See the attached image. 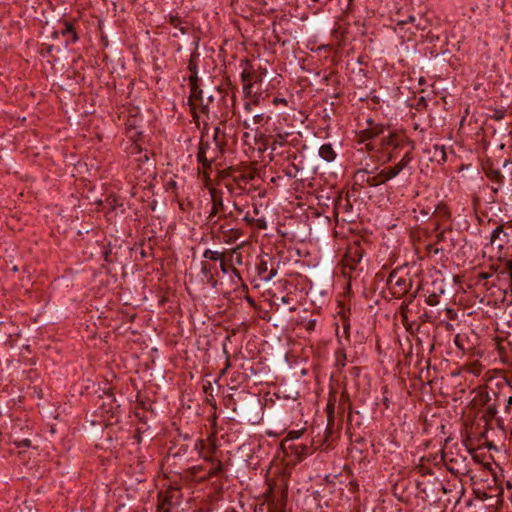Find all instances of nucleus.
Instances as JSON below:
<instances>
[{"mask_svg": "<svg viewBox=\"0 0 512 512\" xmlns=\"http://www.w3.org/2000/svg\"><path fill=\"white\" fill-rule=\"evenodd\" d=\"M511 163H512V157L509 159H505L503 162V166L506 167L508 164H511Z\"/></svg>", "mask_w": 512, "mask_h": 512, "instance_id": "nucleus-32", "label": "nucleus"}, {"mask_svg": "<svg viewBox=\"0 0 512 512\" xmlns=\"http://www.w3.org/2000/svg\"><path fill=\"white\" fill-rule=\"evenodd\" d=\"M189 69L192 72L189 77L191 87L189 102L193 110L198 108L203 114H208L209 107L214 100V96L212 94H204L203 90L199 88L196 66L192 61L189 63Z\"/></svg>", "mask_w": 512, "mask_h": 512, "instance_id": "nucleus-2", "label": "nucleus"}, {"mask_svg": "<svg viewBox=\"0 0 512 512\" xmlns=\"http://www.w3.org/2000/svg\"><path fill=\"white\" fill-rule=\"evenodd\" d=\"M258 274L263 280L270 281L277 275V269H268L267 262L262 260L258 265Z\"/></svg>", "mask_w": 512, "mask_h": 512, "instance_id": "nucleus-15", "label": "nucleus"}, {"mask_svg": "<svg viewBox=\"0 0 512 512\" xmlns=\"http://www.w3.org/2000/svg\"><path fill=\"white\" fill-rule=\"evenodd\" d=\"M196 448H199L201 450L200 456L202 457L203 460H205L209 463H214L215 460H217L215 458V454L217 451V445H216V440L214 438L209 439V444L206 449H205V444H204L203 440H199L197 442Z\"/></svg>", "mask_w": 512, "mask_h": 512, "instance_id": "nucleus-7", "label": "nucleus"}, {"mask_svg": "<svg viewBox=\"0 0 512 512\" xmlns=\"http://www.w3.org/2000/svg\"><path fill=\"white\" fill-rule=\"evenodd\" d=\"M319 155L327 162L333 161L336 157V153L330 144L322 145L319 149Z\"/></svg>", "mask_w": 512, "mask_h": 512, "instance_id": "nucleus-17", "label": "nucleus"}, {"mask_svg": "<svg viewBox=\"0 0 512 512\" xmlns=\"http://www.w3.org/2000/svg\"><path fill=\"white\" fill-rule=\"evenodd\" d=\"M343 359H340V362H344L345 360V355H342Z\"/></svg>", "mask_w": 512, "mask_h": 512, "instance_id": "nucleus-42", "label": "nucleus"}, {"mask_svg": "<svg viewBox=\"0 0 512 512\" xmlns=\"http://www.w3.org/2000/svg\"><path fill=\"white\" fill-rule=\"evenodd\" d=\"M61 34L66 37V44L75 43L78 40L74 26L69 22L64 24V27L61 29Z\"/></svg>", "mask_w": 512, "mask_h": 512, "instance_id": "nucleus-16", "label": "nucleus"}, {"mask_svg": "<svg viewBox=\"0 0 512 512\" xmlns=\"http://www.w3.org/2000/svg\"><path fill=\"white\" fill-rule=\"evenodd\" d=\"M173 36H174V37H177V36H178V33L174 32V33H173Z\"/></svg>", "mask_w": 512, "mask_h": 512, "instance_id": "nucleus-45", "label": "nucleus"}, {"mask_svg": "<svg viewBox=\"0 0 512 512\" xmlns=\"http://www.w3.org/2000/svg\"><path fill=\"white\" fill-rule=\"evenodd\" d=\"M455 343H456V345H458V343H459V336L458 335L455 337Z\"/></svg>", "mask_w": 512, "mask_h": 512, "instance_id": "nucleus-37", "label": "nucleus"}, {"mask_svg": "<svg viewBox=\"0 0 512 512\" xmlns=\"http://www.w3.org/2000/svg\"><path fill=\"white\" fill-rule=\"evenodd\" d=\"M376 146H377V145H376L375 143H373V142H368V143H366V145H365V147H366V149H367V150H374V149L376 148Z\"/></svg>", "mask_w": 512, "mask_h": 512, "instance_id": "nucleus-29", "label": "nucleus"}, {"mask_svg": "<svg viewBox=\"0 0 512 512\" xmlns=\"http://www.w3.org/2000/svg\"><path fill=\"white\" fill-rule=\"evenodd\" d=\"M223 254L218 251H212L210 249H207L204 251L203 257L206 259H209L211 261H217L221 260Z\"/></svg>", "mask_w": 512, "mask_h": 512, "instance_id": "nucleus-21", "label": "nucleus"}, {"mask_svg": "<svg viewBox=\"0 0 512 512\" xmlns=\"http://www.w3.org/2000/svg\"><path fill=\"white\" fill-rule=\"evenodd\" d=\"M168 22L174 27L179 28L180 34L188 32V26L183 25V21L178 16H169Z\"/></svg>", "mask_w": 512, "mask_h": 512, "instance_id": "nucleus-19", "label": "nucleus"}, {"mask_svg": "<svg viewBox=\"0 0 512 512\" xmlns=\"http://www.w3.org/2000/svg\"><path fill=\"white\" fill-rule=\"evenodd\" d=\"M298 172H299V167L295 164H291L289 165L286 169H285V174L290 177V178H296L297 175H298Z\"/></svg>", "mask_w": 512, "mask_h": 512, "instance_id": "nucleus-23", "label": "nucleus"}, {"mask_svg": "<svg viewBox=\"0 0 512 512\" xmlns=\"http://www.w3.org/2000/svg\"><path fill=\"white\" fill-rule=\"evenodd\" d=\"M387 284L390 289L395 290L394 294H404L408 291L409 288L407 280L402 277H399L395 272L389 275Z\"/></svg>", "mask_w": 512, "mask_h": 512, "instance_id": "nucleus-8", "label": "nucleus"}, {"mask_svg": "<svg viewBox=\"0 0 512 512\" xmlns=\"http://www.w3.org/2000/svg\"><path fill=\"white\" fill-rule=\"evenodd\" d=\"M257 226L261 229H264L266 228V224H265V221L264 220H257Z\"/></svg>", "mask_w": 512, "mask_h": 512, "instance_id": "nucleus-31", "label": "nucleus"}, {"mask_svg": "<svg viewBox=\"0 0 512 512\" xmlns=\"http://www.w3.org/2000/svg\"><path fill=\"white\" fill-rule=\"evenodd\" d=\"M507 403H508V405L512 404V397H509Z\"/></svg>", "mask_w": 512, "mask_h": 512, "instance_id": "nucleus-40", "label": "nucleus"}, {"mask_svg": "<svg viewBox=\"0 0 512 512\" xmlns=\"http://www.w3.org/2000/svg\"><path fill=\"white\" fill-rule=\"evenodd\" d=\"M306 449H307V448H306V446H303V447L301 448V451H305Z\"/></svg>", "mask_w": 512, "mask_h": 512, "instance_id": "nucleus-43", "label": "nucleus"}, {"mask_svg": "<svg viewBox=\"0 0 512 512\" xmlns=\"http://www.w3.org/2000/svg\"><path fill=\"white\" fill-rule=\"evenodd\" d=\"M282 302L283 303H288L289 302V297H287V296L282 297Z\"/></svg>", "mask_w": 512, "mask_h": 512, "instance_id": "nucleus-35", "label": "nucleus"}, {"mask_svg": "<svg viewBox=\"0 0 512 512\" xmlns=\"http://www.w3.org/2000/svg\"><path fill=\"white\" fill-rule=\"evenodd\" d=\"M14 444L17 448L29 447L31 445V441L29 439H23L21 441H14Z\"/></svg>", "mask_w": 512, "mask_h": 512, "instance_id": "nucleus-26", "label": "nucleus"}, {"mask_svg": "<svg viewBox=\"0 0 512 512\" xmlns=\"http://www.w3.org/2000/svg\"><path fill=\"white\" fill-rule=\"evenodd\" d=\"M434 149H435V155H439L441 160L443 162H445L446 161V152H445L444 146L435 145Z\"/></svg>", "mask_w": 512, "mask_h": 512, "instance_id": "nucleus-25", "label": "nucleus"}, {"mask_svg": "<svg viewBox=\"0 0 512 512\" xmlns=\"http://www.w3.org/2000/svg\"><path fill=\"white\" fill-rule=\"evenodd\" d=\"M414 20H415V17H414V16H412V15H409V16H408V21H409V22H413Z\"/></svg>", "mask_w": 512, "mask_h": 512, "instance_id": "nucleus-36", "label": "nucleus"}, {"mask_svg": "<svg viewBox=\"0 0 512 512\" xmlns=\"http://www.w3.org/2000/svg\"><path fill=\"white\" fill-rule=\"evenodd\" d=\"M384 126L382 124L374 123L368 120V127L360 133L361 141L372 140L384 133Z\"/></svg>", "mask_w": 512, "mask_h": 512, "instance_id": "nucleus-9", "label": "nucleus"}, {"mask_svg": "<svg viewBox=\"0 0 512 512\" xmlns=\"http://www.w3.org/2000/svg\"><path fill=\"white\" fill-rule=\"evenodd\" d=\"M295 310H296L295 307L290 308V311H295Z\"/></svg>", "mask_w": 512, "mask_h": 512, "instance_id": "nucleus-46", "label": "nucleus"}, {"mask_svg": "<svg viewBox=\"0 0 512 512\" xmlns=\"http://www.w3.org/2000/svg\"><path fill=\"white\" fill-rule=\"evenodd\" d=\"M262 76L263 72L250 68H244L241 73L243 82V91L246 98H252L253 94L258 91L262 95Z\"/></svg>", "mask_w": 512, "mask_h": 512, "instance_id": "nucleus-3", "label": "nucleus"}, {"mask_svg": "<svg viewBox=\"0 0 512 512\" xmlns=\"http://www.w3.org/2000/svg\"><path fill=\"white\" fill-rule=\"evenodd\" d=\"M402 141L403 139L399 135L395 133H389L387 136H384L380 139L379 145L382 149H396L400 147Z\"/></svg>", "mask_w": 512, "mask_h": 512, "instance_id": "nucleus-14", "label": "nucleus"}, {"mask_svg": "<svg viewBox=\"0 0 512 512\" xmlns=\"http://www.w3.org/2000/svg\"><path fill=\"white\" fill-rule=\"evenodd\" d=\"M210 195H211V201H212V208L209 212L208 220L212 224H215L216 221H212V220L220 211L223 210L224 205H223L222 197L218 191H216L215 189H211Z\"/></svg>", "mask_w": 512, "mask_h": 512, "instance_id": "nucleus-11", "label": "nucleus"}, {"mask_svg": "<svg viewBox=\"0 0 512 512\" xmlns=\"http://www.w3.org/2000/svg\"><path fill=\"white\" fill-rule=\"evenodd\" d=\"M239 247L234 248L231 253L230 261L234 264L241 265L242 264V255L238 252Z\"/></svg>", "mask_w": 512, "mask_h": 512, "instance_id": "nucleus-22", "label": "nucleus"}, {"mask_svg": "<svg viewBox=\"0 0 512 512\" xmlns=\"http://www.w3.org/2000/svg\"><path fill=\"white\" fill-rule=\"evenodd\" d=\"M481 276H482V278H488L487 274H482Z\"/></svg>", "mask_w": 512, "mask_h": 512, "instance_id": "nucleus-41", "label": "nucleus"}, {"mask_svg": "<svg viewBox=\"0 0 512 512\" xmlns=\"http://www.w3.org/2000/svg\"><path fill=\"white\" fill-rule=\"evenodd\" d=\"M260 93L256 91L252 98H246L243 105V113L239 114V118H242V125L246 129L256 130L259 126H263L269 122L271 116L265 111H256L255 108L258 106L260 101Z\"/></svg>", "mask_w": 512, "mask_h": 512, "instance_id": "nucleus-1", "label": "nucleus"}, {"mask_svg": "<svg viewBox=\"0 0 512 512\" xmlns=\"http://www.w3.org/2000/svg\"><path fill=\"white\" fill-rule=\"evenodd\" d=\"M337 362H338L339 365L345 366V363L344 362H340V359H338Z\"/></svg>", "mask_w": 512, "mask_h": 512, "instance_id": "nucleus-38", "label": "nucleus"}, {"mask_svg": "<svg viewBox=\"0 0 512 512\" xmlns=\"http://www.w3.org/2000/svg\"><path fill=\"white\" fill-rule=\"evenodd\" d=\"M509 242L508 234L505 232L502 225L497 226L490 237V243L495 246L498 250H502L503 247Z\"/></svg>", "mask_w": 512, "mask_h": 512, "instance_id": "nucleus-10", "label": "nucleus"}, {"mask_svg": "<svg viewBox=\"0 0 512 512\" xmlns=\"http://www.w3.org/2000/svg\"><path fill=\"white\" fill-rule=\"evenodd\" d=\"M355 177L359 180L365 181L366 184L370 187H376L388 181L386 178L385 172L381 170L377 175H368L367 170H359L356 172Z\"/></svg>", "mask_w": 512, "mask_h": 512, "instance_id": "nucleus-6", "label": "nucleus"}, {"mask_svg": "<svg viewBox=\"0 0 512 512\" xmlns=\"http://www.w3.org/2000/svg\"><path fill=\"white\" fill-rule=\"evenodd\" d=\"M302 432L301 431H297V430H293V431H290L286 437V439L288 440H293V439H298L300 436H301Z\"/></svg>", "mask_w": 512, "mask_h": 512, "instance_id": "nucleus-27", "label": "nucleus"}, {"mask_svg": "<svg viewBox=\"0 0 512 512\" xmlns=\"http://www.w3.org/2000/svg\"><path fill=\"white\" fill-rule=\"evenodd\" d=\"M494 178H495V180H496L497 182H500V181H501V179H502L503 177H502V175L500 174V172L495 171V172H494Z\"/></svg>", "mask_w": 512, "mask_h": 512, "instance_id": "nucleus-30", "label": "nucleus"}, {"mask_svg": "<svg viewBox=\"0 0 512 512\" xmlns=\"http://www.w3.org/2000/svg\"><path fill=\"white\" fill-rule=\"evenodd\" d=\"M222 153V150L217 148V146H213L212 143L208 141H204L202 138L199 143V150L197 154L198 161L203 165V167H209L213 161H215L219 154Z\"/></svg>", "mask_w": 512, "mask_h": 512, "instance_id": "nucleus-4", "label": "nucleus"}, {"mask_svg": "<svg viewBox=\"0 0 512 512\" xmlns=\"http://www.w3.org/2000/svg\"><path fill=\"white\" fill-rule=\"evenodd\" d=\"M412 159L413 156L411 152H406L397 164H395L392 167L383 169L386 178H388L389 180L395 178L400 172H402L410 165Z\"/></svg>", "mask_w": 512, "mask_h": 512, "instance_id": "nucleus-5", "label": "nucleus"}, {"mask_svg": "<svg viewBox=\"0 0 512 512\" xmlns=\"http://www.w3.org/2000/svg\"><path fill=\"white\" fill-rule=\"evenodd\" d=\"M220 269L223 273L228 272L227 265H226L225 261L223 260V258H221V260H220Z\"/></svg>", "mask_w": 512, "mask_h": 512, "instance_id": "nucleus-28", "label": "nucleus"}, {"mask_svg": "<svg viewBox=\"0 0 512 512\" xmlns=\"http://www.w3.org/2000/svg\"><path fill=\"white\" fill-rule=\"evenodd\" d=\"M363 256V251L360 249V247L356 244L350 246L347 249V252L345 254V261L346 264L349 266L356 265L360 262Z\"/></svg>", "mask_w": 512, "mask_h": 512, "instance_id": "nucleus-13", "label": "nucleus"}, {"mask_svg": "<svg viewBox=\"0 0 512 512\" xmlns=\"http://www.w3.org/2000/svg\"><path fill=\"white\" fill-rule=\"evenodd\" d=\"M212 144L223 151V147L225 145V133L219 127L214 129Z\"/></svg>", "mask_w": 512, "mask_h": 512, "instance_id": "nucleus-18", "label": "nucleus"}, {"mask_svg": "<svg viewBox=\"0 0 512 512\" xmlns=\"http://www.w3.org/2000/svg\"><path fill=\"white\" fill-rule=\"evenodd\" d=\"M233 272H234L235 274H238V271H237L235 268H233Z\"/></svg>", "mask_w": 512, "mask_h": 512, "instance_id": "nucleus-44", "label": "nucleus"}, {"mask_svg": "<svg viewBox=\"0 0 512 512\" xmlns=\"http://www.w3.org/2000/svg\"><path fill=\"white\" fill-rule=\"evenodd\" d=\"M443 237H444V232H441V233L437 234V238H438L439 240H442V239H443Z\"/></svg>", "mask_w": 512, "mask_h": 512, "instance_id": "nucleus-34", "label": "nucleus"}, {"mask_svg": "<svg viewBox=\"0 0 512 512\" xmlns=\"http://www.w3.org/2000/svg\"><path fill=\"white\" fill-rule=\"evenodd\" d=\"M219 233L222 235L223 241L228 244L235 242L242 235L240 229L229 227L226 224L219 226Z\"/></svg>", "mask_w": 512, "mask_h": 512, "instance_id": "nucleus-12", "label": "nucleus"}, {"mask_svg": "<svg viewBox=\"0 0 512 512\" xmlns=\"http://www.w3.org/2000/svg\"><path fill=\"white\" fill-rule=\"evenodd\" d=\"M211 464H212V467L210 468V470L208 472L209 477L217 476L223 472V464H222L221 460H215V462L211 463Z\"/></svg>", "mask_w": 512, "mask_h": 512, "instance_id": "nucleus-20", "label": "nucleus"}, {"mask_svg": "<svg viewBox=\"0 0 512 512\" xmlns=\"http://www.w3.org/2000/svg\"><path fill=\"white\" fill-rule=\"evenodd\" d=\"M503 273H506L509 276L510 283L512 285V258L505 261Z\"/></svg>", "mask_w": 512, "mask_h": 512, "instance_id": "nucleus-24", "label": "nucleus"}, {"mask_svg": "<svg viewBox=\"0 0 512 512\" xmlns=\"http://www.w3.org/2000/svg\"><path fill=\"white\" fill-rule=\"evenodd\" d=\"M392 158H393V155L391 153H389L387 160L390 161Z\"/></svg>", "mask_w": 512, "mask_h": 512, "instance_id": "nucleus-39", "label": "nucleus"}, {"mask_svg": "<svg viewBox=\"0 0 512 512\" xmlns=\"http://www.w3.org/2000/svg\"><path fill=\"white\" fill-rule=\"evenodd\" d=\"M202 270H203L204 272H208V271H209V267H208V264H207V263H203V265H202Z\"/></svg>", "mask_w": 512, "mask_h": 512, "instance_id": "nucleus-33", "label": "nucleus"}]
</instances>
